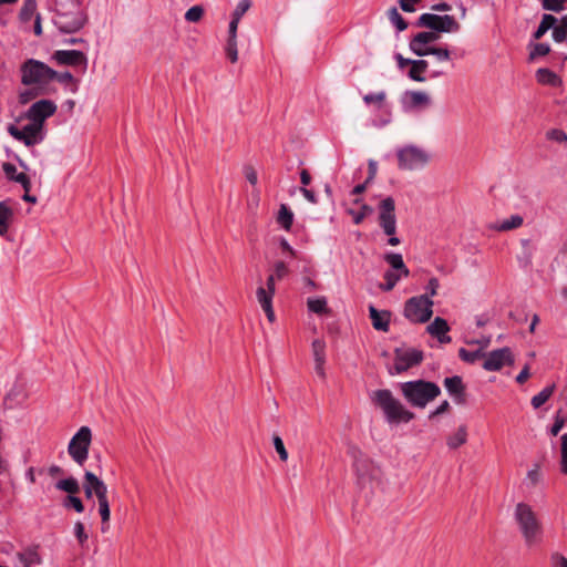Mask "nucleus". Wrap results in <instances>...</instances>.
<instances>
[{"label":"nucleus","instance_id":"obj_14","mask_svg":"<svg viewBox=\"0 0 567 567\" xmlns=\"http://www.w3.org/2000/svg\"><path fill=\"white\" fill-rule=\"evenodd\" d=\"M276 293L275 276H268L266 282L259 284L256 289V299L264 310L269 322H275L274 297Z\"/></svg>","mask_w":567,"mask_h":567},{"label":"nucleus","instance_id":"obj_7","mask_svg":"<svg viewBox=\"0 0 567 567\" xmlns=\"http://www.w3.org/2000/svg\"><path fill=\"white\" fill-rule=\"evenodd\" d=\"M433 305L430 296H415L405 301L403 315L412 323H425L433 315Z\"/></svg>","mask_w":567,"mask_h":567},{"label":"nucleus","instance_id":"obj_26","mask_svg":"<svg viewBox=\"0 0 567 567\" xmlns=\"http://www.w3.org/2000/svg\"><path fill=\"white\" fill-rule=\"evenodd\" d=\"M13 220V212L4 203H0V236L7 240H12L9 235V228Z\"/></svg>","mask_w":567,"mask_h":567},{"label":"nucleus","instance_id":"obj_47","mask_svg":"<svg viewBox=\"0 0 567 567\" xmlns=\"http://www.w3.org/2000/svg\"><path fill=\"white\" fill-rule=\"evenodd\" d=\"M204 14V9L200 6L190 7L185 13V20L188 22H198Z\"/></svg>","mask_w":567,"mask_h":567},{"label":"nucleus","instance_id":"obj_27","mask_svg":"<svg viewBox=\"0 0 567 567\" xmlns=\"http://www.w3.org/2000/svg\"><path fill=\"white\" fill-rule=\"evenodd\" d=\"M536 80L543 85L559 87L563 85V79L549 69L543 68L536 71Z\"/></svg>","mask_w":567,"mask_h":567},{"label":"nucleus","instance_id":"obj_21","mask_svg":"<svg viewBox=\"0 0 567 567\" xmlns=\"http://www.w3.org/2000/svg\"><path fill=\"white\" fill-rule=\"evenodd\" d=\"M53 58L59 64L63 65H86V56L79 50H58Z\"/></svg>","mask_w":567,"mask_h":567},{"label":"nucleus","instance_id":"obj_30","mask_svg":"<svg viewBox=\"0 0 567 567\" xmlns=\"http://www.w3.org/2000/svg\"><path fill=\"white\" fill-rule=\"evenodd\" d=\"M429 68V63L425 60H413L411 62V69L409 71V76L413 81L416 82H425L426 78L424 76L425 71Z\"/></svg>","mask_w":567,"mask_h":567},{"label":"nucleus","instance_id":"obj_23","mask_svg":"<svg viewBox=\"0 0 567 567\" xmlns=\"http://www.w3.org/2000/svg\"><path fill=\"white\" fill-rule=\"evenodd\" d=\"M312 354L315 360V371L318 377L321 379H326V343L321 339H316L312 341Z\"/></svg>","mask_w":567,"mask_h":567},{"label":"nucleus","instance_id":"obj_55","mask_svg":"<svg viewBox=\"0 0 567 567\" xmlns=\"http://www.w3.org/2000/svg\"><path fill=\"white\" fill-rule=\"evenodd\" d=\"M567 0H543V7L550 11H560Z\"/></svg>","mask_w":567,"mask_h":567},{"label":"nucleus","instance_id":"obj_40","mask_svg":"<svg viewBox=\"0 0 567 567\" xmlns=\"http://www.w3.org/2000/svg\"><path fill=\"white\" fill-rule=\"evenodd\" d=\"M385 99H386V93L384 91L371 92L363 96V101L365 104H368V105L374 104L379 109H381L383 106Z\"/></svg>","mask_w":567,"mask_h":567},{"label":"nucleus","instance_id":"obj_20","mask_svg":"<svg viewBox=\"0 0 567 567\" xmlns=\"http://www.w3.org/2000/svg\"><path fill=\"white\" fill-rule=\"evenodd\" d=\"M437 39L439 35L435 32H421L410 41L409 47L414 54L425 56L429 55V50L432 48L431 44Z\"/></svg>","mask_w":567,"mask_h":567},{"label":"nucleus","instance_id":"obj_43","mask_svg":"<svg viewBox=\"0 0 567 567\" xmlns=\"http://www.w3.org/2000/svg\"><path fill=\"white\" fill-rule=\"evenodd\" d=\"M63 506L65 508H73L76 513H82L84 511V505H83L81 498L76 496V494L69 495L63 501Z\"/></svg>","mask_w":567,"mask_h":567},{"label":"nucleus","instance_id":"obj_22","mask_svg":"<svg viewBox=\"0 0 567 567\" xmlns=\"http://www.w3.org/2000/svg\"><path fill=\"white\" fill-rule=\"evenodd\" d=\"M426 331L433 338H436L440 343H450L451 337L449 336L450 327L447 321L441 317H436L427 327Z\"/></svg>","mask_w":567,"mask_h":567},{"label":"nucleus","instance_id":"obj_3","mask_svg":"<svg viewBox=\"0 0 567 567\" xmlns=\"http://www.w3.org/2000/svg\"><path fill=\"white\" fill-rule=\"evenodd\" d=\"M372 402L378 405L389 423H408L414 414L393 396L390 390H377L370 395Z\"/></svg>","mask_w":567,"mask_h":567},{"label":"nucleus","instance_id":"obj_9","mask_svg":"<svg viewBox=\"0 0 567 567\" xmlns=\"http://www.w3.org/2000/svg\"><path fill=\"white\" fill-rule=\"evenodd\" d=\"M379 225L383 233L389 236L390 246L400 245L401 240L396 234L395 202L392 197L383 198L379 204Z\"/></svg>","mask_w":567,"mask_h":567},{"label":"nucleus","instance_id":"obj_13","mask_svg":"<svg viewBox=\"0 0 567 567\" xmlns=\"http://www.w3.org/2000/svg\"><path fill=\"white\" fill-rule=\"evenodd\" d=\"M419 25L432 30V32L455 33L461 29L454 17L445 14L423 13L419 18Z\"/></svg>","mask_w":567,"mask_h":567},{"label":"nucleus","instance_id":"obj_59","mask_svg":"<svg viewBox=\"0 0 567 567\" xmlns=\"http://www.w3.org/2000/svg\"><path fill=\"white\" fill-rule=\"evenodd\" d=\"M565 425V419L561 416L560 412H557L556 415H555V422L553 424V426L550 427V434L551 435H557L559 433V431L564 427Z\"/></svg>","mask_w":567,"mask_h":567},{"label":"nucleus","instance_id":"obj_51","mask_svg":"<svg viewBox=\"0 0 567 567\" xmlns=\"http://www.w3.org/2000/svg\"><path fill=\"white\" fill-rule=\"evenodd\" d=\"M272 443H274V447H275L276 452L278 453L280 460L282 462H286L288 460V452L285 447L284 441L281 440V437L278 435H275L272 437Z\"/></svg>","mask_w":567,"mask_h":567},{"label":"nucleus","instance_id":"obj_16","mask_svg":"<svg viewBox=\"0 0 567 567\" xmlns=\"http://www.w3.org/2000/svg\"><path fill=\"white\" fill-rule=\"evenodd\" d=\"M56 111V105L50 100H40L33 103L27 111L24 117L28 121L42 124L44 127V121L52 116Z\"/></svg>","mask_w":567,"mask_h":567},{"label":"nucleus","instance_id":"obj_24","mask_svg":"<svg viewBox=\"0 0 567 567\" xmlns=\"http://www.w3.org/2000/svg\"><path fill=\"white\" fill-rule=\"evenodd\" d=\"M2 171L8 179L19 183L24 190H30L31 183L29 177L24 173H19L16 165L11 163H3Z\"/></svg>","mask_w":567,"mask_h":567},{"label":"nucleus","instance_id":"obj_44","mask_svg":"<svg viewBox=\"0 0 567 567\" xmlns=\"http://www.w3.org/2000/svg\"><path fill=\"white\" fill-rule=\"evenodd\" d=\"M560 471L567 474V433L560 437Z\"/></svg>","mask_w":567,"mask_h":567},{"label":"nucleus","instance_id":"obj_28","mask_svg":"<svg viewBox=\"0 0 567 567\" xmlns=\"http://www.w3.org/2000/svg\"><path fill=\"white\" fill-rule=\"evenodd\" d=\"M523 217L520 215H512L507 218L496 221L492 228L497 231H508L519 228L523 225Z\"/></svg>","mask_w":567,"mask_h":567},{"label":"nucleus","instance_id":"obj_37","mask_svg":"<svg viewBox=\"0 0 567 567\" xmlns=\"http://www.w3.org/2000/svg\"><path fill=\"white\" fill-rule=\"evenodd\" d=\"M556 18L551 14H544L537 30L534 33L535 39H540L556 23Z\"/></svg>","mask_w":567,"mask_h":567},{"label":"nucleus","instance_id":"obj_45","mask_svg":"<svg viewBox=\"0 0 567 567\" xmlns=\"http://www.w3.org/2000/svg\"><path fill=\"white\" fill-rule=\"evenodd\" d=\"M458 355L463 361L468 362V363H474L480 358H484V353L481 350L468 351L464 348L460 349Z\"/></svg>","mask_w":567,"mask_h":567},{"label":"nucleus","instance_id":"obj_35","mask_svg":"<svg viewBox=\"0 0 567 567\" xmlns=\"http://www.w3.org/2000/svg\"><path fill=\"white\" fill-rule=\"evenodd\" d=\"M554 391H555V385L551 384V385L544 388L539 393L534 395L530 401L533 408L539 409L542 405H544L549 400V398L553 395Z\"/></svg>","mask_w":567,"mask_h":567},{"label":"nucleus","instance_id":"obj_11","mask_svg":"<svg viewBox=\"0 0 567 567\" xmlns=\"http://www.w3.org/2000/svg\"><path fill=\"white\" fill-rule=\"evenodd\" d=\"M91 442L92 431L89 426H81L70 440L68 453L78 465L82 466L86 462Z\"/></svg>","mask_w":567,"mask_h":567},{"label":"nucleus","instance_id":"obj_41","mask_svg":"<svg viewBox=\"0 0 567 567\" xmlns=\"http://www.w3.org/2000/svg\"><path fill=\"white\" fill-rule=\"evenodd\" d=\"M542 478H543V474H542L540 467H539V465L536 464L533 466V468H530L527 472L525 481L528 486L535 487L538 484H540Z\"/></svg>","mask_w":567,"mask_h":567},{"label":"nucleus","instance_id":"obj_18","mask_svg":"<svg viewBox=\"0 0 567 567\" xmlns=\"http://www.w3.org/2000/svg\"><path fill=\"white\" fill-rule=\"evenodd\" d=\"M483 368L487 371H498L504 365L513 362V355L508 348H502L488 353H484Z\"/></svg>","mask_w":567,"mask_h":567},{"label":"nucleus","instance_id":"obj_6","mask_svg":"<svg viewBox=\"0 0 567 567\" xmlns=\"http://www.w3.org/2000/svg\"><path fill=\"white\" fill-rule=\"evenodd\" d=\"M384 261L390 266L383 275L384 282L379 286L382 291H391L400 280L410 276V270L405 266L403 257L398 252H388L383 257Z\"/></svg>","mask_w":567,"mask_h":567},{"label":"nucleus","instance_id":"obj_48","mask_svg":"<svg viewBox=\"0 0 567 567\" xmlns=\"http://www.w3.org/2000/svg\"><path fill=\"white\" fill-rule=\"evenodd\" d=\"M546 138L557 143H565L567 142V133L560 128H551L546 132Z\"/></svg>","mask_w":567,"mask_h":567},{"label":"nucleus","instance_id":"obj_34","mask_svg":"<svg viewBox=\"0 0 567 567\" xmlns=\"http://www.w3.org/2000/svg\"><path fill=\"white\" fill-rule=\"evenodd\" d=\"M55 487L56 489L65 492L69 495H74L80 492V484L74 477H66L58 481Z\"/></svg>","mask_w":567,"mask_h":567},{"label":"nucleus","instance_id":"obj_4","mask_svg":"<svg viewBox=\"0 0 567 567\" xmlns=\"http://www.w3.org/2000/svg\"><path fill=\"white\" fill-rule=\"evenodd\" d=\"M401 392L411 405L423 409L440 395L441 390L433 382L416 380L401 383Z\"/></svg>","mask_w":567,"mask_h":567},{"label":"nucleus","instance_id":"obj_1","mask_svg":"<svg viewBox=\"0 0 567 567\" xmlns=\"http://www.w3.org/2000/svg\"><path fill=\"white\" fill-rule=\"evenodd\" d=\"M513 518L527 546L542 544L544 538L543 524L529 504L525 502L517 503L513 512Z\"/></svg>","mask_w":567,"mask_h":567},{"label":"nucleus","instance_id":"obj_53","mask_svg":"<svg viewBox=\"0 0 567 567\" xmlns=\"http://www.w3.org/2000/svg\"><path fill=\"white\" fill-rule=\"evenodd\" d=\"M73 532L74 536L81 545L86 543L89 536L85 533L84 524L82 522L78 520L74 523Z\"/></svg>","mask_w":567,"mask_h":567},{"label":"nucleus","instance_id":"obj_62","mask_svg":"<svg viewBox=\"0 0 567 567\" xmlns=\"http://www.w3.org/2000/svg\"><path fill=\"white\" fill-rule=\"evenodd\" d=\"M239 21L240 20L231 17V20H230L229 27H228V39H233V40L237 39V29H238Z\"/></svg>","mask_w":567,"mask_h":567},{"label":"nucleus","instance_id":"obj_54","mask_svg":"<svg viewBox=\"0 0 567 567\" xmlns=\"http://www.w3.org/2000/svg\"><path fill=\"white\" fill-rule=\"evenodd\" d=\"M429 55H434L440 62L449 61L451 58L450 51L446 48L432 47L429 50Z\"/></svg>","mask_w":567,"mask_h":567},{"label":"nucleus","instance_id":"obj_19","mask_svg":"<svg viewBox=\"0 0 567 567\" xmlns=\"http://www.w3.org/2000/svg\"><path fill=\"white\" fill-rule=\"evenodd\" d=\"M423 359L422 352L415 349L396 350L394 369L398 373L419 364Z\"/></svg>","mask_w":567,"mask_h":567},{"label":"nucleus","instance_id":"obj_46","mask_svg":"<svg viewBox=\"0 0 567 567\" xmlns=\"http://www.w3.org/2000/svg\"><path fill=\"white\" fill-rule=\"evenodd\" d=\"M226 55L231 63H236L238 61V48H237V39H227V43L225 47Z\"/></svg>","mask_w":567,"mask_h":567},{"label":"nucleus","instance_id":"obj_5","mask_svg":"<svg viewBox=\"0 0 567 567\" xmlns=\"http://www.w3.org/2000/svg\"><path fill=\"white\" fill-rule=\"evenodd\" d=\"M395 154L398 167L401 171H421L431 162V154L425 148L414 144L399 147Z\"/></svg>","mask_w":567,"mask_h":567},{"label":"nucleus","instance_id":"obj_32","mask_svg":"<svg viewBox=\"0 0 567 567\" xmlns=\"http://www.w3.org/2000/svg\"><path fill=\"white\" fill-rule=\"evenodd\" d=\"M97 512L101 517V530L102 533H106L110 528V519H111V507L109 498L97 501Z\"/></svg>","mask_w":567,"mask_h":567},{"label":"nucleus","instance_id":"obj_15","mask_svg":"<svg viewBox=\"0 0 567 567\" xmlns=\"http://www.w3.org/2000/svg\"><path fill=\"white\" fill-rule=\"evenodd\" d=\"M404 112L422 111L431 105V97L424 91H405L401 97Z\"/></svg>","mask_w":567,"mask_h":567},{"label":"nucleus","instance_id":"obj_29","mask_svg":"<svg viewBox=\"0 0 567 567\" xmlns=\"http://www.w3.org/2000/svg\"><path fill=\"white\" fill-rule=\"evenodd\" d=\"M307 308L316 315H328L330 312L328 300L323 296L308 298Z\"/></svg>","mask_w":567,"mask_h":567},{"label":"nucleus","instance_id":"obj_2","mask_svg":"<svg viewBox=\"0 0 567 567\" xmlns=\"http://www.w3.org/2000/svg\"><path fill=\"white\" fill-rule=\"evenodd\" d=\"M353 468L357 475L358 485L362 489L374 492L385 485L383 470L372 460L362 455L360 451L353 452Z\"/></svg>","mask_w":567,"mask_h":567},{"label":"nucleus","instance_id":"obj_52","mask_svg":"<svg viewBox=\"0 0 567 567\" xmlns=\"http://www.w3.org/2000/svg\"><path fill=\"white\" fill-rule=\"evenodd\" d=\"M288 275V267L284 261H276L274 265V272L269 276H275L276 280H281Z\"/></svg>","mask_w":567,"mask_h":567},{"label":"nucleus","instance_id":"obj_49","mask_svg":"<svg viewBox=\"0 0 567 567\" xmlns=\"http://www.w3.org/2000/svg\"><path fill=\"white\" fill-rule=\"evenodd\" d=\"M250 7H251L250 0H240L237 3L231 17L240 20L245 16V13L250 9Z\"/></svg>","mask_w":567,"mask_h":567},{"label":"nucleus","instance_id":"obj_33","mask_svg":"<svg viewBox=\"0 0 567 567\" xmlns=\"http://www.w3.org/2000/svg\"><path fill=\"white\" fill-rule=\"evenodd\" d=\"M277 223L287 231L291 229L293 223V213L286 204H281L279 207Z\"/></svg>","mask_w":567,"mask_h":567},{"label":"nucleus","instance_id":"obj_31","mask_svg":"<svg viewBox=\"0 0 567 567\" xmlns=\"http://www.w3.org/2000/svg\"><path fill=\"white\" fill-rule=\"evenodd\" d=\"M467 441V429L465 425H461L457 427V430L449 435L446 440V444L450 449L455 450L463 444H465Z\"/></svg>","mask_w":567,"mask_h":567},{"label":"nucleus","instance_id":"obj_39","mask_svg":"<svg viewBox=\"0 0 567 567\" xmlns=\"http://www.w3.org/2000/svg\"><path fill=\"white\" fill-rule=\"evenodd\" d=\"M446 391L452 395H458L463 392V383L460 377H451L444 380Z\"/></svg>","mask_w":567,"mask_h":567},{"label":"nucleus","instance_id":"obj_57","mask_svg":"<svg viewBox=\"0 0 567 567\" xmlns=\"http://www.w3.org/2000/svg\"><path fill=\"white\" fill-rule=\"evenodd\" d=\"M549 51H550L549 44H547V43H537V44H535L530 55H532V58H534V56H544V55L548 54Z\"/></svg>","mask_w":567,"mask_h":567},{"label":"nucleus","instance_id":"obj_12","mask_svg":"<svg viewBox=\"0 0 567 567\" xmlns=\"http://www.w3.org/2000/svg\"><path fill=\"white\" fill-rule=\"evenodd\" d=\"M8 133L25 146H34L44 140V127L33 121H28L23 125L11 124L8 126Z\"/></svg>","mask_w":567,"mask_h":567},{"label":"nucleus","instance_id":"obj_17","mask_svg":"<svg viewBox=\"0 0 567 567\" xmlns=\"http://www.w3.org/2000/svg\"><path fill=\"white\" fill-rule=\"evenodd\" d=\"M43 563L39 546H28L13 556V567H35Z\"/></svg>","mask_w":567,"mask_h":567},{"label":"nucleus","instance_id":"obj_25","mask_svg":"<svg viewBox=\"0 0 567 567\" xmlns=\"http://www.w3.org/2000/svg\"><path fill=\"white\" fill-rule=\"evenodd\" d=\"M369 312L373 328L375 330L386 332L390 327V312L379 311L373 306L369 307Z\"/></svg>","mask_w":567,"mask_h":567},{"label":"nucleus","instance_id":"obj_10","mask_svg":"<svg viewBox=\"0 0 567 567\" xmlns=\"http://www.w3.org/2000/svg\"><path fill=\"white\" fill-rule=\"evenodd\" d=\"M53 22L60 32L73 33L81 30L86 24L87 17L81 9V4H79V7H71L69 11L59 7Z\"/></svg>","mask_w":567,"mask_h":567},{"label":"nucleus","instance_id":"obj_8","mask_svg":"<svg viewBox=\"0 0 567 567\" xmlns=\"http://www.w3.org/2000/svg\"><path fill=\"white\" fill-rule=\"evenodd\" d=\"M56 72L45 63L29 59L21 65V82L25 85L47 84L54 80Z\"/></svg>","mask_w":567,"mask_h":567},{"label":"nucleus","instance_id":"obj_38","mask_svg":"<svg viewBox=\"0 0 567 567\" xmlns=\"http://www.w3.org/2000/svg\"><path fill=\"white\" fill-rule=\"evenodd\" d=\"M388 18H389L390 22L392 23V25L395 27L398 32H402L406 29L408 24L395 7L391 8L388 11Z\"/></svg>","mask_w":567,"mask_h":567},{"label":"nucleus","instance_id":"obj_56","mask_svg":"<svg viewBox=\"0 0 567 567\" xmlns=\"http://www.w3.org/2000/svg\"><path fill=\"white\" fill-rule=\"evenodd\" d=\"M439 287H440L439 279L435 277L431 278L427 281V285L425 286V291H426L425 295L430 296V298L432 299L433 297L436 296Z\"/></svg>","mask_w":567,"mask_h":567},{"label":"nucleus","instance_id":"obj_61","mask_svg":"<svg viewBox=\"0 0 567 567\" xmlns=\"http://www.w3.org/2000/svg\"><path fill=\"white\" fill-rule=\"evenodd\" d=\"M244 175L246 177V179L252 185L255 186L258 182V176H257V172L255 171V168L248 166V167H245L244 169Z\"/></svg>","mask_w":567,"mask_h":567},{"label":"nucleus","instance_id":"obj_60","mask_svg":"<svg viewBox=\"0 0 567 567\" xmlns=\"http://www.w3.org/2000/svg\"><path fill=\"white\" fill-rule=\"evenodd\" d=\"M550 559L553 567H567V558L559 553L553 554Z\"/></svg>","mask_w":567,"mask_h":567},{"label":"nucleus","instance_id":"obj_42","mask_svg":"<svg viewBox=\"0 0 567 567\" xmlns=\"http://www.w3.org/2000/svg\"><path fill=\"white\" fill-rule=\"evenodd\" d=\"M96 475L90 471H86L84 474V483L83 488L86 498H91L94 496V486H95Z\"/></svg>","mask_w":567,"mask_h":567},{"label":"nucleus","instance_id":"obj_50","mask_svg":"<svg viewBox=\"0 0 567 567\" xmlns=\"http://www.w3.org/2000/svg\"><path fill=\"white\" fill-rule=\"evenodd\" d=\"M94 496L97 501H102L107 497V485L96 476L95 486H94Z\"/></svg>","mask_w":567,"mask_h":567},{"label":"nucleus","instance_id":"obj_64","mask_svg":"<svg viewBox=\"0 0 567 567\" xmlns=\"http://www.w3.org/2000/svg\"><path fill=\"white\" fill-rule=\"evenodd\" d=\"M347 213L352 217V220L355 225L361 224L364 219L363 214H361V212L359 209L355 210V209L349 208V209H347Z\"/></svg>","mask_w":567,"mask_h":567},{"label":"nucleus","instance_id":"obj_63","mask_svg":"<svg viewBox=\"0 0 567 567\" xmlns=\"http://www.w3.org/2000/svg\"><path fill=\"white\" fill-rule=\"evenodd\" d=\"M420 0H400V7L403 11H406V12H413L415 11V4L419 2Z\"/></svg>","mask_w":567,"mask_h":567},{"label":"nucleus","instance_id":"obj_36","mask_svg":"<svg viewBox=\"0 0 567 567\" xmlns=\"http://www.w3.org/2000/svg\"><path fill=\"white\" fill-rule=\"evenodd\" d=\"M37 13V1L35 0H24L23 6L20 10V20L22 22H29Z\"/></svg>","mask_w":567,"mask_h":567},{"label":"nucleus","instance_id":"obj_58","mask_svg":"<svg viewBox=\"0 0 567 567\" xmlns=\"http://www.w3.org/2000/svg\"><path fill=\"white\" fill-rule=\"evenodd\" d=\"M553 39L556 42H563L567 39V30L563 28L560 24L553 27Z\"/></svg>","mask_w":567,"mask_h":567}]
</instances>
